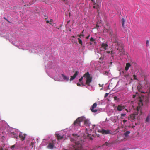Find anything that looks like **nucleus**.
<instances>
[{
    "label": "nucleus",
    "instance_id": "nucleus-39",
    "mask_svg": "<svg viewBox=\"0 0 150 150\" xmlns=\"http://www.w3.org/2000/svg\"><path fill=\"white\" fill-rule=\"evenodd\" d=\"M4 19H5V20H7V19L5 17H4Z\"/></svg>",
    "mask_w": 150,
    "mask_h": 150
},
{
    "label": "nucleus",
    "instance_id": "nucleus-34",
    "mask_svg": "<svg viewBox=\"0 0 150 150\" xmlns=\"http://www.w3.org/2000/svg\"><path fill=\"white\" fill-rule=\"evenodd\" d=\"M127 120H123V122L124 123H125V122H126Z\"/></svg>",
    "mask_w": 150,
    "mask_h": 150
},
{
    "label": "nucleus",
    "instance_id": "nucleus-26",
    "mask_svg": "<svg viewBox=\"0 0 150 150\" xmlns=\"http://www.w3.org/2000/svg\"><path fill=\"white\" fill-rule=\"evenodd\" d=\"M114 99L115 100L116 102H118L119 101V99L117 97L115 96L114 98Z\"/></svg>",
    "mask_w": 150,
    "mask_h": 150
},
{
    "label": "nucleus",
    "instance_id": "nucleus-6",
    "mask_svg": "<svg viewBox=\"0 0 150 150\" xmlns=\"http://www.w3.org/2000/svg\"><path fill=\"white\" fill-rule=\"evenodd\" d=\"M144 97V96L140 95L138 92H136L133 95V101H132V103L134 105L137 106V108L138 110L143 105Z\"/></svg>",
    "mask_w": 150,
    "mask_h": 150
},
{
    "label": "nucleus",
    "instance_id": "nucleus-15",
    "mask_svg": "<svg viewBox=\"0 0 150 150\" xmlns=\"http://www.w3.org/2000/svg\"><path fill=\"white\" fill-rule=\"evenodd\" d=\"M100 124L101 126H99L101 129L106 128V123L105 121L100 122Z\"/></svg>",
    "mask_w": 150,
    "mask_h": 150
},
{
    "label": "nucleus",
    "instance_id": "nucleus-28",
    "mask_svg": "<svg viewBox=\"0 0 150 150\" xmlns=\"http://www.w3.org/2000/svg\"><path fill=\"white\" fill-rule=\"evenodd\" d=\"M149 41L148 40H147L146 41V44L147 46H148L149 45Z\"/></svg>",
    "mask_w": 150,
    "mask_h": 150
},
{
    "label": "nucleus",
    "instance_id": "nucleus-19",
    "mask_svg": "<svg viewBox=\"0 0 150 150\" xmlns=\"http://www.w3.org/2000/svg\"><path fill=\"white\" fill-rule=\"evenodd\" d=\"M130 132L129 131H127L124 134V135L125 137H127L129 135V134L130 133Z\"/></svg>",
    "mask_w": 150,
    "mask_h": 150
},
{
    "label": "nucleus",
    "instance_id": "nucleus-35",
    "mask_svg": "<svg viewBox=\"0 0 150 150\" xmlns=\"http://www.w3.org/2000/svg\"><path fill=\"white\" fill-rule=\"evenodd\" d=\"M116 117H117V120H118V119H120V118L119 117V116H116Z\"/></svg>",
    "mask_w": 150,
    "mask_h": 150
},
{
    "label": "nucleus",
    "instance_id": "nucleus-44",
    "mask_svg": "<svg viewBox=\"0 0 150 150\" xmlns=\"http://www.w3.org/2000/svg\"><path fill=\"white\" fill-rule=\"evenodd\" d=\"M50 50H49V52H50Z\"/></svg>",
    "mask_w": 150,
    "mask_h": 150
},
{
    "label": "nucleus",
    "instance_id": "nucleus-17",
    "mask_svg": "<svg viewBox=\"0 0 150 150\" xmlns=\"http://www.w3.org/2000/svg\"><path fill=\"white\" fill-rule=\"evenodd\" d=\"M114 110H117L119 111H121L122 110V109L120 106H116L114 107Z\"/></svg>",
    "mask_w": 150,
    "mask_h": 150
},
{
    "label": "nucleus",
    "instance_id": "nucleus-9",
    "mask_svg": "<svg viewBox=\"0 0 150 150\" xmlns=\"http://www.w3.org/2000/svg\"><path fill=\"white\" fill-rule=\"evenodd\" d=\"M131 66L130 63L127 62L126 64L124 69L122 71V75L126 79L129 77V76L128 74H127V72L129 70L130 67Z\"/></svg>",
    "mask_w": 150,
    "mask_h": 150
},
{
    "label": "nucleus",
    "instance_id": "nucleus-18",
    "mask_svg": "<svg viewBox=\"0 0 150 150\" xmlns=\"http://www.w3.org/2000/svg\"><path fill=\"white\" fill-rule=\"evenodd\" d=\"M110 35L111 36L112 38H115V39H116L117 38L116 34H114L112 32L110 33Z\"/></svg>",
    "mask_w": 150,
    "mask_h": 150
},
{
    "label": "nucleus",
    "instance_id": "nucleus-33",
    "mask_svg": "<svg viewBox=\"0 0 150 150\" xmlns=\"http://www.w3.org/2000/svg\"><path fill=\"white\" fill-rule=\"evenodd\" d=\"M14 35H15V34H14V35H13V36H12V37H13L14 38V39H15L16 38V37H15V36H14Z\"/></svg>",
    "mask_w": 150,
    "mask_h": 150
},
{
    "label": "nucleus",
    "instance_id": "nucleus-30",
    "mask_svg": "<svg viewBox=\"0 0 150 150\" xmlns=\"http://www.w3.org/2000/svg\"><path fill=\"white\" fill-rule=\"evenodd\" d=\"M53 19H50V22L51 23V24H52V22H53Z\"/></svg>",
    "mask_w": 150,
    "mask_h": 150
},
{
    "label": "nucleus",
    "instance_id": "nucleus-1",
    "mask_svg": "<svg viewBox=\"0 0 150 150\" xmlns=\"http://www.w3.org/2000/svg\"><path fill=\"white\" fill-rule=\"evenodd\" d=\"M18 47L20 49L23 50H29L31 53L43 54L46 53L45 55L44 56V63L45 66V70L48 75L50 77L53 78L52 75L50 73V70L53 69L56 73L59 75L62 72V70L59 67L53 64L52 60H54L55 57L52 55L49 54L47 50L44 48L43 49L42 47H37L32 45H29L27 43L24 42L19 43ZM60 78L59 79L54 76L53 78L54 80L60 81L67 82L69 81V78L63 74L59 76Z\"/></svg>",
    "mask_w": 150,
    "mask_h": 150
},
{
    "label": "nucleus",
    "instance_id": "nucleus-40",
    "mask_svg": "<svg viewBox=\"0 0 150 150\" xmlns=\"http://www.w3.org/2000/svg\"><path fill=\"white\" fill-rule=\"evenodd\" d=\"M90 37V35H89V36H88L87 37V39H88L89 37Z\"/></svg>",
    "mask_w": 150,
    "mask_h": 150
},
{
    "label": "nucleus",
    "instance_id": "nucleus-8",
    "mask_svg": "<svg viewBox=\"0 0 150 150\" xmlns=\"http://www.w3.org/2000/svg\"><path fill=\"white\" fill-rule=\"evenodd\" d=\"M131 81H135V82L137 81V89L138 90L139 92L142 93H145L144 91H142V88H144V86L145 85L144 83V84H142V83L144 82V81H141L139 80L137 77V76L135 75H134L132 78H131Z\"/></svg>",
    "mask_w": 150,
    "mask_h": 150
},
{
    "label": "nucleus",
    "instance_id": "nucleus-16",
    "mask_svg": "<svg viewBox=\"0 0 150 150\" xmlns=\"http://www.w3.org/2000/svg\"><path fill=\"white\" fill-rule=\"evenodd\" d=\"M117 117L116 116H112L110 118V120L114 122H116L117 120Z\"/></svg>",
    "mask_w": 150,
    "mask_h": 150
},
{
    "label": "nucleus",
    "instance_id": "nucleus-29",
    "mask_svg": "<svg viewBox=\"0 0 150 150\" xmlns=\"http://www.w3.org/2000/svg\"><path fill=\"white\" fill-rule=\"evenodd\" d=\"M109 95V93H106L105 94L104 96V97L105 98H106L108 96V95Z\"/></svg>",
    "mask_w": 150,
    "mask_h": 150
},
{
    "label": "nucleus",
    "instance_id": "nucleus-41",
    "mask_svg": "<svg viewBox=\"0 0 150 150\" xmlns=\"http://www.w3.org/2000/svg\"><path fill=\"white\" fill-rule=\"evenodd\" d=\"M90 139H91V140H92V139H93V138H92V137H90Z\"/></svg>",
    "mask_w": 150,
    "mask_h": 150
},
{
    "label": "nucleus",
    "instance_id": "nucleus-4",
    "mask_svg": "<svg viewBox=\"0 0 150 150\" xmlns=\"http://www.w3.org/2000/svg\"><path fill=\"white\" fill-rule=\"evenodd\" d=\"M92 80V76L91 74H90L88 72H86L79 79V82L83 83L85 84V86L88 89L91 91L93 90V88L91 84Z\"/></svg>",
    "mask_w": 150,
    "mask_h": 150
},
{
    "label": "nucleus",
    "instance_id": "nucleus-43",
    "mask_svg": "<svg viewBox=\"0 0 150 150\" xmlns=\"http://www.w3.org/2000/svg\"><path fill=\"white\" fill-rule=\"evenodd\" d=\"M99 86H101V85H100V84H99Z\"/></svg>",
    "mask_w": 150,
    "mask_h": 150
},
{
    "label": "nucleus",
    "instance_id": "nucleus-7",
    "mask_svg": "<svg viewBox=\"0 0 150 150\" xmlns=\"http://www.w3.org/2000/svg\"><path fill=\"white\" fill-rule=\"evenodd\" d=\"M11 135L12 137L16 138L18 139L19 138L22 141L25 140L26 134L20 132L18 129H12L11 130Z\"/></svg>",
    "mask_w": 150,
    "mask_h": 150
},
{
    "label": "nucleus",
    "instance_id": "nucleus-2",
    "mask_svg": "<svg viewBox=\"0 0 150 150\" xmlns=\"http://www.w3.org/2000/svg\"><path fill=\"white\" fill-rule=\"evenodd\" d=\"M78 118H80L77 121L76 124H79L80 122H82L83 123H82L83 125H81V126L78 129L76 132L77 134H79L81 137L80 139L79 138V141L82 140V142H80V144H81L83 146V147H81L80 146L81 150H89L88 147V139L84 133H81V130L83 129V127L85 128V132L88 135V137H89L91 136L95 137L96 136L99 137L100 135L97 133V132L102 134H106L111 133L110 130L108 129H105V128H102L101 129H99L98 125H93L91 128L90 127L91 125L90 120L88 119H86L84 116L80 117Z\"/></svg>",
    "mask_w": 150,
    "mask_h": 150
},
{
    "label": "nucleus",
    "instance_id": "nucleus-5",
    "mask_svg": "<svg viewBox=\"0 0 150 150\" xmlns=\"http://www.w3.org/2000/svg\"><path fill=\"white\" fill-rule=\"evenodd\" d=\"M26 142L23 147L21 148V150H35L36 142L31 137H26Z\"/></svg>",
    "mask_w": 150,
    "mask_h": 150
},
{
    "label": "nucleus",
    "instance_id": "nucleus-22",
    "mask_svg": "<svg viewBox=\"0 0 150 150\" xmlns=\"http://www.w3.org/2000/svg\"><path fill=\"white\" fill-rule=\"evenodd\" d=\"M83 82H82V83L80 82L79 81V82L77 83V85L79 86H85V83H83V85H82V83Z\"/></svg>",
    "mask_w": 150,
    "mask_h": 150
},
{
    "label": "nucleus",
    "instance_id": "nucleus-42",
    "mask_svg": "<svg viewBox=\"0 0 150 150\" xmlns=\"http://www.w3.org/2000/svg\"><path fill=\"white\" fill-rule=\"evenodd\" d=\"M62 1H65V0H61Z\"/></svg>",
    "mask_w": 150,
    "mask_h": 150
},
{
    "label": "nucleus",
    "instance_id": "nucleus-13",
    "mask_svg": "<svg viewBox=\"0 0 150 150\" xmlns=\"http://www.w3.org/2000/svg\"><path fill=\"white\" fill-rule=\"evenodd\" d=\"M97 106V104L95 103H94L91 106V111L94 112H96L97 111V110L94 109L96 108Z\"/></svg>",
    "mask_w": 150,
    "mask_h": 150
},
{
    "label": "nucleus",
    "instance_id": "nucleus-20",
    "mask_svg": "<svg viewBox=\"0 0 150 150\" xmlns=\"http://www.w3.org/2000/svg\"><path fill=\"white\" fill-rule=\"evenodd\" d=\"M15 148L16 149H18L19 148L18 146H16V144L14 145H13L11 146V149L12 150H13Z\"/></svg>",
    "mask_w": 150,
    "mask_h": 150
},
{
    "label": "nucleus",
    "instance_id": "nucleus-24",
    "mask_svg": "<svg viewBox=\"0 0 150 150\" xmlns=\"http://www.w3.org/2000/svg\"><path fill=\"white\" fill-rule=\"evenodd\" d=\"M78 42L79 43L81 44V45H82V41L80 39V38H78Z\"/></svg>",
    "mask_w": 150,
    "mask_h": 150
},
{
    "label": "nucleus",
    "instance_id": "nucleus-12",
    "mask_svg": "<svg viewBox=\"0 0 150 150\" xmlns=\"http://www.w3.org/2000/svg\"><path fill=\"white\" fill-rule=\"evenodd\" d=\"M5 35L6 36V38H8L9 39V41L11 42L12 43L13 45H15V43L14 42V40L12 41V40L11 39H10V38L11 37L10 36L11 35L10 33H6V35Z\"/></svg>",
    "mask_w": 150,
    "mask_h": 150
},
{
    "label": "nucleus",
    "instance_id": "nucleus-37",
    "mask_svg": "<svg viewBox=\"0 0 150 150\" xmlns=\"http://www.w3.org/2000/svg\"><path fill=\"white\" fill-rule=\"evenodd\" d=\"M92 1L93 3H95V0H92Z\"/></svg>",
    "mask_w": 150,
    "mask_h": 150
},
{
    "label": "nucleus",
    "instance_id": "nucleus-31",
    "mask_svg": "<svg viewBox=\"0 0 150 150\" xmlns=\"http://www.w3.org/2000/svg\"><path fill=\"white\" fill-rule=\"evenodd\" d=\"M36 0H33V2H32V4H34V3H35V2H36Z\"/></svg>",
    "mask_w": 150,
    "mask_h": 150
},
{
    "label": "nucleus",
    "instance_id": "nucleus-11",
    "mask_svg": "<svg viewBox=\"0 0 150 150\" xmlns=\"http://www.w3.org/2000/svg\"><path fill=\"white\" fill-rule=\"evenodd\" d=\"M73 73L74 74L71 76L70 81H71L76 78H77V77L79 74V72L78 71H74Z\"/></svg>",
    "mask_w": 150,
    "mask_h": 150
},
{
    "label": "nucleus",
    "instance_id": "nucleus-23",
    "mask_svg": "<svg viewBox=\"0 0 150 150\" xmlns=\"http://www.w3.org/2000/svg\"><path fill=\"white\" fill-rule=\"evenodd\" d=\"M122 25L123 27L124 26L125 24V19L124 18H122L121 19Z\"/></svg>",
    "mask_w": 150,
    "mask_h": 150
},
{
    "label": "nucleus",
    "instance_id": "nucleus-3",
    "mask_svg": "<svg viewBox=\"0 0 150 150\" xmlns=\"http://www.w3.org/2000/svg\"><path fill=\"white\" fill-rule=\"evenodd\" d=\"M111 50L108 47L107 43H102L101 47L95 50V54L100 58L99 61L101 63L107 62L111 65L112 62H110L111 59L109 57V54H110Z\"/></svg>",
    "mask_w": 150,
    "mask_h": 150
},
{
    "label": "nucleus",
    "instance_id": "nucleus-10",
    "mask_svg": "<svg viewBox=\"0 0 150 150\" xmlns=\"http://www.w3.org/2000/svg\"><path fill=\"white\" fill-rule=\"evenodd\" d=\"M116 42H115V45L117 44V45L115 48L120 52H124V49L123 46L122 45L120 44L119 42L116 41Z\"/></svg>",
    "mask_w": 150,
    "mask_h": 150
},
{
    "label": "nucleus",
    "instance_id": "nucleus-27",
    "mask_svg": "<svg viewBox=\"0 0 150 150\" xmlns=\"http://www.w3.org/2000/svg\"><path fill=\"white\" fill-rule=\"evenodd\" d=\"M45 21L47 23H49L50 24H51V23L49 21L47 20L46 19H45Z\"/></svg>",
    "mask_w": 150,
    "mask_h": 150
},
{
    "label": "nucleus",
    "instance_id": "nucleus-38",
    "mask_svg": "<svg viewBox=\"0 0 150 150\" xmlns=\"http://www.w3.org/2000/svg\"><path fill=\"white\" fill-rule=\"evenodd\" d=\"M96 27H97V28H98L99 27L98 25V24H97L96 25Z\"/></svg>",
    "mask_w": 150,
    "mask_h": 150
},
{
    "label": "nucleus",
    "instance_id": "nucleus-32",
    "mask_svg": "<svg viewBox=\"0 0 150 150\" xmlns=\"http://www.w3.org/2000/svg\"><path fill=\"white\" fill-rule=\"evenodd\" d=\"M105 74H107L108 75L109 74V72H105Z\"/></svg>",
    "mask_w": 150,
    "mask_h": 150
},
{
    "label": "nucleus",
    "instance_id": "nucleus-21",
    "mask_svg": "<svg viewBox=\"0 0 150 150\" xmlns=\"http://www.w3.org/2000/svg\"><path fill=\"white\" fill-rule=\"evenodd\" d=\"M150 120V114H149L146 118V122H149Z\"/></svg>",
    "mask_w": 150,
    "mask_h": 150
},
{
    "label": "nucleus",
    "instance_id": "nucleus-36",
    "mask_svg": "<svg viewBox=\"0 0 150 150\" xmlns=\"http://www.w3.org/2000/svg\"><path fill=\"white\" fill-rule=\"evenodd\" d=\"M110 111L112 112V113L113 112V110H111Z\"/></svg>",
    "mask_w": 150,
    "mask_h": 150
},
{
    "label": "nucleus",
    "instance_id": "nucleus-25",
    "mask_svg": "<svg viewBox=\"0 0 150 150\" xmlns=\"http://www.w3.org/2000/svg\"><path fill=\"white\" fill-rule=\"evenodd\" d=\"M126 115V114L125 113H122L121 114V117L120 118L122 119H123V117H125Z\"/></svg>",
    "mask_w": 150,
    "mask_h": 150
},
{
    "label": "nucleus",
    "instance_id": "nucleus-14",
    "mask_svg": "<svg viewBox=\"0 0 150 150\" xmlns=\"http://www.w3.org/2000/svg\"><path fill=\"white\" fill-rule=\"evenodd\" d=\"M90 44L91 45H95L96 44V40L95 38H94L93 37H91L90 39Z\"/></svg>",
    "mask_w": 150,
    "mask_h": 150
}]
</instances>
